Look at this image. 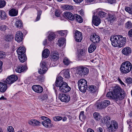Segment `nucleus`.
I'll return each instance as SVG.
<instances>
[{"instance_id": "1", "label": "nucleus", "mask_w": 132, "mask_h": 132, "mask_svg": "<svg viewBox=\"0 0 132 132\" xmlns=\"http://www.w3.org/2000/svg\"><path fill=\"white\" fill-rule=\"evenodd\" d=\"M106 96L107 97L113 99L117 101L124 98L126 96V93L120 87L116 86L113 87L112 91L107 93Z\"/></svg>"}, {"instance_id": "2", "label": "nucleus", "mask_w": 132, "mask_h": 132, "mask_svg": "<svg viewBox=\"0 0 132 132\" xmlns=\"http://www.w3.org/2000/svg\"><path fill=\"white\" fill-rule=\"evenodd\" d=\"M110 39L112 45L115 47H121L126 42V38L120 35H113L111 36Z\"/></svg>"}, {"instance_id": "3", "label": "nucleus", "mask_w": 132, "mask_h": 132, "mask_svg": "<svg viewBox=\"0 0 132 132\" xmlns=\"http://www.w3.org/2000/svg\"><path fill=\"white\" fill-rule=\"evenodd\" d=\"M132 64L129 61H126L122 63L120 68L121 72L123 73L129 72L132 69Z\"/></svg>"}, {"instance_id": "4", "label": "nucleus", "mask_w": 132, "mask_h": 132, "mask_svg": "<svg viewBox=\"0 0 132 132\" xmlns=\"http://www.w3.org/2000/svg\"><path fill=\"white\" fill-rule=\"evenodd\" d=\"M78 86L79 90L82 92H86L87 84V81L84 79H81L78 82Z\"/></svg>"}, {"instance_id": "5", "label": "nucleus", "mask_w": 132, "mask_h": 132, "mask_svg": "<svg viewBox=\"0 0 132 132\" xmlns=\"http://www.w3.org/2000/svg\"><path fill=\"white\" fill-rule=\"evenodd\" d=\"M76 71L77 74L81 76H83L88 74L89 70L87 68L84 66H81L78 67Z\"/></svg>"}, {"instance_id": "6", "label": "nucleus", "mask_w": 132, "mask_h": 132, "mask_svg": "<svg viewBox=\"0 0 132 132\" xmlns=\"http://www.w3.org/2000/svg\"><path fill=\"white\" fill-rule=\"evenodd\" d=\"M108 130L110 132H114L117 130L118 128V124L115 120H112L108 127Z\"/></svg>"}, {"instance_id": "7", "label": "nucleus", "mask_w": 132, "mask_h": 132, "mask_svg": "<svg viewBox=\"0 0 132 132\" xmlns=\"http://www.w3.org/2000/svg\"><path fill=\"white\" fill-rule=\"evenodd\" d=\"M18 76L15 75H12L8 76L5 80L3 81L7 84L11 85L16 81L18 79Z\"/></svg>"}, {"instance_id": "8", "label": "nucleus", "mask_w": 132, "mask_h": 132, "mask_svg": "<svg viewBox=\"0 0 132 132\" xmlns=\"http://www.w3.org/2000/svg\"><path fill=\"white\" fill-rule=\"evenodd\" d=\"M40 68L38 70V72L40 74H45L48 70L47 62L42 61L40 64Z\"/></svg>"}, {"instance_id": "9", "label": "nucleus", "mask_w": 132, "mask_h": 132, "mask_svg": "<svg viewBox=\"0 0 132 132\" xmlns=\"http://www.w3.org/2000/svg\"><path fill=\"white\" fill-rule=\"evenodd\" d=\"M59 90L60 91L64 93H66L70 91L71 88L69 87L68 84L65 82L59 87Z\"/></svg>"}, {"instance_id": "10", "label": "nucleus", "mask_w": 132, "mask_h": 132, "mask_svg": "<svg viewBox=\"0 0 132 132\" xmlns=\"http://www.w3.org/2000/svg\"><path fill=\"white\" fill-rule=\"evenodd\" d=\"M59 98L62 102H68L70 100V97L69 95L63 94H59Z\"/></svg>"}, {"instance_id": "11", "label": "nucleus", "mask_w": 132, "mask_h": 132, "mask_svg": "<svg viewBox=\"0 0 132 132\" xmlns=\"http://www.w3.org/2000/svg\"><path fill=\"white\" fill-rule=\"evenodd\" d=\"M90 39L94 43L96 44L98 43L100 39V37L96 35V34H94L93 35L90 36Z\"/></svg>"}, {"instance_id": "12", "label": "nucleus", "mask_w": 132, "mask_h": 132, "mask_svg": "<svg viewBox=\"0 0 132 132\" xmlns=\"http://www.w3.org/2000/svg\"><path fill=\"white\" fill-rule=\"evenodd\" d=\"M64 16L67 19L73 21L75 19V16L72 13L69 12H65L64 13Z\"/></svg>"}, {"instance_id": "13", "label": "nucleus", "mask_w": 132, "mask_h": 132, "mask_svg": "<svg viewBox=\"0 0 132 132\" xmlns=\"http://www.w3.org/2000/svg\"><path fill=\"white\" fill-rule=\"evenodd\" d=\"M63 78L61 76L57 77L55 83V86L56 87H59L60 86L64 83L63 80Z\"/></svg>"}, {"instance_id": "14", "label": "nucleus", "mask_w": 132, "mask_h": 132, "mask_svg": "<svg viewBox=\"0 0 132 132\" xmlns=\"http://www.w3.org/2000/svg\"><path fill=\"white\" fill-rule=\"evenodd\" d=\"M131 52V49L128 47L124 48L122 50V53L123 54L126 56L130 55Z\"/></svg>"}, {"instance_id": "15", "label": "nucleus", "mask_w": 132, "mask_h": 132, "mask_svg": "<svg viewBox=\"0 0 132 132\" xmlns=\"http://www.w3.org/2000/svg\"><path fill=\"white\" fill-rule=\"evenodd\" d=\"M51 58L52 60L55 61L59 58V54L56 51H54L51 53L50 55Z\"/></svg>"}, {"instance_id": "16", "label": "nucleus", "mask_w": 132, "mask_h": 132, "mask_svg": "<svg viewBox=\"0 0 132 132\" xmlns=\"http://www.w3.org/2000/svg\"><path fill=\"white\" fill-rule=\"evenodd\" d=\"M32 90L35 92L38 93H41L43 91L42 87L39 85H35L32 87Z\"/></svg>"}, {"instance_id": "17", "label": "nucleus", "mask_w": 132, "mask_h": 132, "mask_svg": "<svg viewBox=\"0 0 132 132\" xmlns=\"http://www.w3.org/2000/svg\"><path fill=\"white\" fill-rule=\"evenodd\" d=\"M27 69V67L25 65H18L15 69V71L17 72L21 73V72L26 71Z\"/></svg>"}, {"instance_id": "18", "label": "nucleus", "mask_w": 132, "mask_h": 132, "mask_svg": "<svg viewBox=\"0 0 132 132\" xmlns=\"http://www.w3.org/2000/svg\"><path fill=\"white\" fill-rule=\"evenodd\" d=\"M88 90L91 93L97 94L98 92V88L94 85H90L88 87Z\"/></svg>"}, {"instance_id": "19", "label": "nucleus", "mask_w": 132, "mask_h": 132, "mask_svg": "<svg viewBox=\"0 0 132 132\" xmlns=\"http://www.w3.org/2000/svg\"><path fill=\"white\" fill-rule=\"evenodd\" d=\"M92 22L93 23L95 26H97L101 22V20L98 18L97 16H93Z\"/></svg>"}, {"instance_id": "20", "label": "nucleus", "mask_w": 132, "mask_h": 132, "mask_svg": "<svg viewBox=\"0 0 132 132\" xmlns=\"http://www.w3.org/2000/svg\"><path fill=\"white\" fill-rule=\"evenodd\" d=\"M7 88V84L3 81L0 82V92L3 93L6 90Z\"/></svg>"}, {"instance_id": "21", "label": "nucleus", "mask_w": 132, "mask_h": 132, "mask_svg": "<svg viewBox=\"0 0 132 132\" xmlns=\"http://www.w3.org/2000/svg\"><path fill=\"white\" fill-rule=\"evenodd\" d=\"M18 11L17 9L14 8H12L9 11V15L11 17L17 16L18 14Z\"/></svg>"}, {"instance_id": "22", "label": "nucleus", "mask_w": 132, "mask_h": 132, "mask_svg": "<svg viewBox=\"0 0 132 132\" xmlns=\"http://www.w3.org/2000/svg\"><path fill=\"white\" fill-rule=\"evenodd\" d=\"M110 117L108 116H104L102 119V122L106 124L107 127H108L110 125Z\"/></svg>"}, {"instance_id": "23", "label": "nucleus", "mask_w": 132, "mask_h": 132, "mask_svg": "<svg viewBox=\"0 0 132 132\" xmlns=\"http://www.w3.org/2000/svg\"><path fill=\"white\" fill-rule=\"evenodd\" d=\"M16 52L18 55L26 54L25 53L26 52V49L24 47H20L17 50Z\"/></svg>"}, {"instance_id": "24", "label": "nucleus", "mask_w": 132, "mask_h": 132, "mask_svg": "<svg viewBox=\"0 0 132 132\" xmlns=\"http://www.w3.org/2000/svg\"><path fill=\"white\" fill-rule=\"evenodd\" d=\"M23 34H16L15 37V40L18 43L21 42L23 40Z\"/></svg>"}, {"instance_id": "25", "label": "nucleus", "mask_w": 132, "mask_h": 132, "mask_svg": "<svg viewBox=\"0 0 132 132\" xmlns=\"http://www.w3.org/2000/svg\"><path fill=\"white\" fill-rule=\"evenodd\" d=\"M82 34H75V39L76 42H80L82 38Z\"/></svg>"}, {"instance_id": "26", "label": "nucleus", "mask_w": 132, "mask_h": 132, "mask_svg": "<svg viewBox=\"0 0 132 132\" xmlns=\"http://www.w3.org/2000/svg\"><path fill=\"white\" fill-rule=\"evenodd\" d=\"M61 73L63 74L64 77L66 78H69L70 77L69 73V71L68 70H63L62 71Z\"/></svg>"}, {"instance_id": "27", "label": "nucleus", "mask_w": 132, "mask_h": 132, "mask_svg": "<svg viewBox=\"0 0 132 132\" xmlns=\"http://www.w3.org/2000/svg\"><path fill=\"white\" fill-rule=\"evenodd\" d=\"M51 120H46L42 122V124L46 127H50L52 126V125L51 123Z\"/></svg>"}, {"instance_id": "28", "label": "nucleus", "mask_w": 132, "mask_h": 132, "mask_svg": "<svg viewBox=\"0 0 132 132\" xmlns=\"http://www.w3.org/2000/svg\"><path fill=\"white\" fill-rule=\"evenodd\" d=\"M50 54V51L48 49L46 48L44 50L42 53V57L43 58H47Z\"/></svg>"}, {"instance_id": "29", "label": "nucleus", "mask_w": 132, "mask_h": 132, "mask_svg": "<svg viewBox=\"0 0 132 132\" xmlns=\"http://www.w3.org/2000/svg\"><path fill=\"white\" fill-rule=\"evenodd\" d=\"M96 48V44H92L88 48V52L89 53H92L95 50Z\"/></svg>"}, {"instance_id": "30", "label": "nucleus", "mask_w": 132, "mask_h": 132, "mask_svg": "<svg viewBox=\"0 0 132 132\" xmlns=\"http://www.w3.org/2000/svg\"><path fill=\"white\" fill-rule=\"evenodd\" d=\"M7 16L6 13L3 10H0V18L1 20H5Z\"/></svg>"}, {"instance_id": "31", "label": "nucleus", "mask_w": 132, "mask_h": 132, "mask_svg": "<svg viewBox=\"0 0 132 132\" xmlns=\"http://www.w3.org/2000/svg\"><path fill=\"white\" fill-rule=\"evenodd\" d=\"M13 38V36L12 34H8L4 37L5 40L7 42H10Z\"/></svg>"}, {"instance_id": "32", "label": "nucleus", "mask_w": 132, "mask_h": 132, "mask_svg": "<svg viewBox=\"0 0 132 132\" xmlns=\"http://www.w3.org/2000/svg\"><path fill=\"white\" fill-rule=\"evenodd\" d=\"M18 57L20 61L22 63L24 62L27 60L26 54L18 55Z\"/></svg>"}, {"instance_id": "33", "label": "nucleus", "mask_w": 132, "mask_h": 132, "mask_svg": "<svg viewBox=\"0 0 132 132\" xmlns=\"http://www.w3.org/2000/svg\"><path fill=\"white\" fill-rule=\"evenodd\" d=\"M75 19L76 21L78 22L81 23H82L83 21L82 18L79 15L76 14L75 15Z\"/></svg>"}, {"instance_id": "34", "label": "nucleus", "mask_w": 132, "mask_h": 132, "mask_svg": "<svg viewBox=\"0 0 132 132\" xmlns=\"http://www.w3.org/2000/svg\"><path fill=\"white\" fill-rule=\"evenodd\" d=\"M93 115L94 119L97 121H99L101 118V115L98 113L94 112Z\"/></svg>"}, {"instance_id": "35", "label": "nucleus", "mask_w": 132, "mask_h": 132, "mask_svg": "<svg viewBox=\"0 0 132 132\" xmlns=\"http://www.w3.org/2000/svg\"><path fill=\"white\" fill-rule=\"evenodd\" d=\"M107 19L108 21H110L111 22H112L114 21L116 18L114 15L108 13Z\"/></svg>"}, {"instance_id": "36", "label": "nucleus", "mask_w": 132, "mask_h": 132, "mask_svg": "<svg viewBox=\"0 0 132 132\" xmlns=\"http://www.w3.org/2000/svg\"><path fill=\"white\" fill-rule=\"evenodd\" d=\"M16 26L18 28H23V25L22 21L20 20H19L15 22Z\"/></svg>"}, {"instance_id": "37", "label": "nucleus", "mask_w": 132, "mask_h": 132, "mask_svg": "<svg viewBox=\"0 0 132 132\" xmlns=\"http://www.w3.org/2000/svg\"><path fill=\"white\" fill-rule=\"evenodd\" d=\"M36 10L37 11V16L36 20L37 21H38L40 19L42 11L39 8H37Z\"/></svg>"}, {"instance_id": "38", "label": "nucleus", "mask_w": 132, "mask_h": 132, "mask_svg": "<svg viewBox=\"0 0 132 132\" xmlns=\"http://www.w3.org/2000/svg\"><path fill=\"white\" fill-rule=\"evenodd\" d=\"M65 41V39L64 38H60L58 40V45L60 47L63 45Z\"/></svg>"}, {"instance_id": "39", "label": "nucleus", "mask_w": 132, "mask_h": 132, "mask_svg": "<svg viewBox=\"0 0 132 132\" xmlns=\"http://www.w3.org/2000/svg\"><path fill=\"white\" fill-rule=\"evenodd\" d=\"M48 95L46 94H42L40 96L39 99L42 101L46 100L48 98Z\"/></svg>"}, {"instance_id": "40", "label": "nucleus", "mask_w": 132, "mask_h": 132, "mask_svg": "<svg viewBox=\"0 0 132 132\" xmlns=\"http://www.w3.org/2000/svg\"><path fill=\"white\" fill-rule=\"evenodd\" d=\"M125 27L126 28L130 29L132 27V23L129 21L126 22L125 24Z\"/></svg>"}, {"instance_id": "41", "label": "nucleus", "mask_w": 132, "mask_h": 132, "mask_svg": "<svg viewBox=\"0 0 132 132\" xmlns=\"http://www.w3.org/2000/svg\"><path fill=\"white\" fill-rule=\"evenodd\" d=\"M104 108H106L110 104V101L108 100H105L102 101Z\"/></svg>"}, {"instance_id": "42", "label": "nucleus", "mask_w": 132, "mask_h": 132, "mask_svg": "<svg viewBox=\"0 0 132 132\" xmlns=\"http://www.w3.org/2000/svg\"><path fill=\"white\" fill-rule=\"evenodd\" d=\"M56 35L55 34H50L48 36V39L49 41L54 40L55 38Z\"/></svg>"}, {"instance_id": "43", "label": "nucleus", "mask_w": 132, "mask_h": 132, "mask_svg": "<svg viewBox=\"0 0 132 132\" xmlns=\"http://www.w3.org/2000/svg\"><path fill=\"white\" fill-rule=\"evenodd\" d=\"M8 27L5 25H2L0 27V30L3 32H6V30H8Z\"/></svg>"}, {"instance_id": "44", "label": "nucleus", "mask_w": 132, "mask_h": 132, "mask_svg": "<svg viewBox=\"0 0 132 132\" xmlns=\"http://www.w3.org/2000/svg\"><path fill=\"white\" fill-rule=\"evenodd\" d=\"M68 31L67 30H61L57 31L54 32L52 31H50L48 32L47 33H68Z\"/></svg>"}, {"instance_id": "45", "label": "nucleus", "mask_w": 132, "mask_h": 132, "mask_svg": "<svg viewBox=\"0 0 132 132\" xmlns=\"http://www.w3.org/2000/svg\"><path fill=\"white\" fill-rule=\"evenodd\" d=\"M71 62L67 57H65L63 59V63L64 64L66 65H68L71 63Z\"/></svg>"}, {"instance_id": "46", "label": "nucleus", "mask_w": 132, "mask_h": 132, "mask_svg": "<svg viewBox=\"0 0 132 132\" xmlns=\"http://www.w3.org/2000/svg\"><path fill=\"white\" fill-rule=\"evenodd\" d=\"M96 107L97 109H101L104 108L102 102L97 103H96Z\"/></svg>"}, {"instance_id": "47", "label": "nucleus", "mask_w": 132, "mask_h": 132, "mask_svg": "<svg viewBox=\"0 0 132 132\" xmlns=\"http://www.w3.org/2000/svg\"><path fill=\"white\" fill-rule=\"evenodd\" d=\"M106 14V13L103 11H100L98 13V16L101 18L105 17Z\"/></svg>"}, {"instance_id": "48", "label": "nucleus", "mask_w": 132, "mask_h": 132, "mask_svg": "<svg viewBox=\"0 0 132 132\" xmlns=\"http://www.w3.org/2000/svg\"><path fill=\"white\" fill-rule=\"evenodd\" d=\"M6 2L4 0H0V8L4 7L6 5Z\"/></svg>"}, {"instance_id": "49", "label": "nucleus", "mask_w": 132, "mask_h": 132, "mask_svg": "<svg viewBox=\"0 0 132 132\" xmlns=\"http://www.w3.org/2000/svg\"><path fill=\"white\" fill-rule=\"evenodd\" d=\"M85 51L83 49H81L80 53L79 54L78 56L79 57H81L85 56Z\"/></svg>"}, {"instance_id": "50", "label": "nucleus", "mask_w": 132, "mask_h": 132, "mask_svg": "<svg viewBox=\"0 0 132 132\" xmlns=\"http://www.w3.org/2000/svg\"><path fill=\"white\" fill-rule=\"evenodd\" d=\"M63 117L59 116H56L53 117V120L55 121H59L62 119Z\"/></svg>"}, {"instance_id": "51", "label": "nucleus", "mask_w": 132, "mask_h": 132, "mask_svg": "<svg viewBox=\"0 0 132 132\" xmlns=\"http://www.w3.org/2000/svg\"><path fill=\"white\" fill-rule=\"evenodd\" d=\"M125 10L130 14H132V10L131 8L128 6H126L125 8Z\"/></svg>"}, {"instance_id": "52", "label": "nucleus", "mask_w": 132, "mask_h": 132, "mask_svg": "<svg viewBox=\"0 0 132 132\" xmlns=\"http://www.w3.org/2000/svg\"><path fill=\"white\" fill-rule=\"evenodd\" d=\"M85 32L86 33H94V30L89 28H87L85 31Z\"/></svg>"}, {"instance_id": "53", "label": "nucleus", "mask_w": 132, "mask_h": 132, "mask_svg": "<svg viewBox=\"0 0 132 132\" xmlns=\"http://www.w3.org/2000/svg\"><path fill=\"white\" fill-rule=\"evenodd\" d=\"M79 118L80 119V118H82V119H85V116L84 115V111H81L79 115Z\"/></svg>"}, {"instance_id": "54", "label": "nucleus", "mask_w": 132, "mask_h": 132, "mask_svg": "<svg viewBox=\"0 0 132 132\" xmlns=\"http://www.w3.org/2000/svg\"><path fill=\"white\" fill-rule=\"evenodd\" d=\"M55 15L57 17H59L60 15V10H56L55 12Z\"/></svg>"}, {"instance_id": "55", "label": "nucleus", "mask_w": 132, "mask_h": 132, "mask_svg": "<svg viewBox=\"0 0 132 132\" xmlns=\"http://www.w3.org/2000/svg\"><path fill=\"white\" fill-rule=\"evenodd\" d=\"M14 128L11 126H9L7 128V130L8 132H14Z\"/></svg>"}, {"instance_id": "56", "label": "nucleus", "mask_w": 132, "mask_h": 132, "mask_svg": "<svg viewBox=\"0 0 132 132\" xmlns=\"http://www.w3.org/2000/svg\"><path fill=\"white\" fill-rule=\"evenodd\" d=\"M5 54L4 52L0 51V59L5 57Z\"/></svg>"}, {"instance_id": "57", "label": "nucleus", "mask_w": 132, "mask_h": 132, "mask_svg": "<svg viewBox=\"0 0 132 132\" xmlns=\"http://www.w3.org/2000/svg\"><path fill=\"white\" fill-rule=\"evenodd\" d=\"M37 78L39 81H40L41 82H43L44 81V78L40 76H38Z\"/></svg>"}, {"instance_id": "58", "label": "nucleus", "mask_w": 132, "mask_h": 132, "mask_svg": "<svg viewBox=\"0 0 132 132\" xmlns=\"http://www.w3.org/2000/svg\"><path fill=\"white\" fill-rule=\"evenodd\" d=\"M126 82L128 84H130L132 82V79L130 78H127L126 80Z\"/></svg>"}, {"instance_id": "59", "label": "nucleus", "mask_w": 132, "mask_h": 132, "mask_svg": "<svg viewBox=\"0 0 132 132\" xmlns=\"http://www.w3.org/2000/svg\"><path fill=\"white\" fill-rule=\"evenodd\" d=\"M35 121V119H31L29 121L28 123L31 125L34 126Z\"/></svg>"}, {"instance_id": "60", "label": "nucleus", "mask_w": 132, "mask_h": 132, "mask_svg": "<svg viewBox=\"0 0 132 132\" xmlns=\"http://www.w3.org/2000/svg\"><path fill=\"white\" fill-rule=\"evenodd\" d=\"M68 5H63L61 7L64 10H68Z\"/></svg>"}, {"instance_id": "61", "label": "nucleus", "mask_w": 132, "mask_h": 132, "mask_svg": "<svg viewBox=\"0 0 132 132\" xmlns=\"http://www.w3.org/2000/svg\"><path fill=\"white\" fill-rule=\"evenodd\" d=\"M34 126H39L40 124V123L38 120L35 119Z\"/></svg>"}, {"instance_id": "62", "label": "nucleus", "mask_w": 132, "mask_h": 132, "mask_svg": "<svg viewBox=\"0 0 132 132\" xmlns=\"http://www.w3.org/2000/svg\"><path fill=\"white\" fill-rule=\"evenodd\" d=\"M123 126L121 125L119 128L118 132H123Z\"/></svg>"}, {"instance_id": "63", "label": "nucleus", "mask_w": 132, "mask_h": 132, "mask_svg": "<svg viewBox=\"0 0 132 132\" xmlns=\"http://www.w3.org/2000/svg\"><path fill=\"white\" fill-rule=\"evenodd\" d=\"M42 118L43 120H44V121H46V120L48 121V120H50L48 118L46 117L45 116H44L42 117Z\"/></svg>"}, {"instance_id": "64", "label": "nucleus", "mask_w": 132, "mask_h": 132, "mask_svg": "<svg viewBox=\"0 0 132 132\" xmlns=\"http://www.w3.org/2000/svg\"><path fill=\"white\" fill-rule=\"evenodd\" d=\"M97 132H104L102 128L101 127H99L97 128Z\"/></svg>"}]
</instances>
